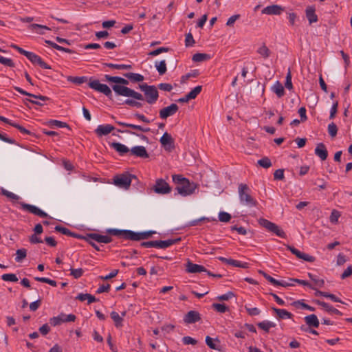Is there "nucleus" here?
<instances>
[{
    "mask_svg": "<svg viewBox=\"0 0 352 352\" xmlns=\"http://www.w3.org/2000/svg\"><path fill=\"white\" fill-rule=\"evenodd\" d=\"M104 78L108 82L120 84L112 85V89L117 95L125 97H131L133 99H136L138 100H144V98L142 94L137 92L126 86L121 85H128L129 81L127 80L120 76H111L107 74L104 76Z\"/></svg>",
    "mask_w": 352,
    "mask_h": 352,
    "instance_id": "1",
    "label": "nucleus"
},
{
    "mask_svg": "<svg viewBox=\"0 0 352 352\" xmlns=\"http://www.w3.org/2000/svg\"><path fill=\"white\" fill-rule=\"evenodd\" d=\"M173 181L177 184L175 190L183 197H187L192 195L198 188V184L195 182H190V180L184 177L181 175H173Z\"/></svg>",
    "mask_w": 352,
    "mask_h": 352,
    "instance_id": "2",
    "label": "nucleus"
},
{
    "mask_svg": "<svg viewBox=\"0 0 352 352\" xmlns=\"http://www.w3.org/2000/svg\"><path fill=\"white\" fill-rule=\"evenodd\" d=\"M240 202L248 207H255L257 206V201L252 197L251 190L245 184H240L238 188Z\"/></svg>",
    "mask_w": 352,
    "mask_h": 352,
    "instance_id": "3",
    "label": "nucleus"
},
{
    "mask_svg": "<svg viewBox=\"0 0 352 352\" xmlns=\"http://www.w3.org/2000/svg\"><path fill=\"white\" fill-rule=\"evenodd\" d=\"M139 87L144 92L145 100L147 103L152 104L157 102L159 98V93L155 86L143 83L140 85Z\"/></svg>",
    "mask_w": 352,
    "mask_h": 352,
    "instance_id": "4",
    "label": "nucleus"
},
{
    "mask_svg": "<svg viewBox=\"0 0 352 352\" xmlns=\"http://www.w3.org/2000/svg\"><path fill=\"white\" fill-rule=\"evenodd\" d=\"M258 222L261 227L265 228L267 231L275 234L276 236L283 239L286 237L285 232L274 223L264 218H260L258 220Z\"/></svg>",
    "mask_w": 352,
    "mask_h": 352,
    "instance_id": "5",
    "label": "nucleus"
},
{
    "mask_svg": "<svg viewBox=\"0 0 352 352\" xmlns=\"http://www.w3.org/2000/svg\"><path fill=\"white\" fill-rule=\"evenodd\" d=\"M181 241V238L166 241H150L142 242L140 245L144 248H157L164 249Z\"/></svg>",
    "mask_w": 352,
    "mask_h": 352,
    "instance_id": "6",
    "label": "nucleus"
},
{
    "mask_svg": "<svg viewBox=\"0 0 352 352\" xmlns=\"http://www.w3.org/2000/svg\"><path fill=\"white\" fill-rule=\"evenodd\" d=\"M132 178H135V176L129 173H124L115 176L113 182L119 188L128 189L131 186Z\"/></svg>",
    "mask_w": 352,
    "mask_h": 352,
    "instance_id": "7",
    "label": "nucleus"
},
{
    "mask_svg": "<svg viewBox=\"0 0 352 352\" xmlns=\"http://www.w3.org/2000/svg\"><path fill=\"white\" fill-rule=\"evenodd\" d=\"M152 189L155 193L159 195L168 194L172 190L169 184L162 178L156 179L155 184L153 186Z\"/></svg>",
    "mask_w": 352,
    "mask_h": 352,
    "instance_id": "8",
    "label": "nucleus"
},
{
    "mask_svg": "<svg viewBox=\"0 0 352 352\" xmlns=\"http://www.w3.org/2000/svg\"><path fill=\"white\" fill-rule=\"evenodd\" d=\"M89 86L90 88L102 93L109 98H111L112 91L111 89L107 85L101 84L98 80H90L89 82Z\"/></svg>",
    "mask_w": 352,
    "mask_h": 352,
    "instance_id": "9",
    "label": "nucleus"
},
{
    "mask_svg": "<svg viewBox=\"0 0 352 352\" xmlns=\"http://www.w3.org/2000/svg\"><path fill=\"white\" fill-rule=\"evenodd\" d=\"M21 206L22 209L27 210L30 213H32L40 217L45 218L48 217V214L45 212L43 211L42 210H41L40 208L35 206L25 203H21Z\"/></svg>",
    "mask_w": 352,
    "mask_h": 352,
    "instance_id": "10",
    "label": "nucleus"
},
{
    "mask_svg": "<svg viewBox=\"0 0 352 352\" xmlns=\"http://www.w3.org/2000/svg\"><path fill=\"white\" fill-rule=\"evenodd\" d=\"M178 109V106L175 103H172L170 105L164 107L160 111V117L162 119L166 120L168 117L175 114Z\"/></svg>",
    "mask_w": 352,
    "mask_h": 352,
    "instance_id": "11",
    "label": "nucleus"
},
{
    "mask_svg": "<svg viewBox=\"0 0 352 352\" xmlns=\"http://www.w3.org/2000/svg\"><path fill=\"white\" fill-rule=\"evenodd\" d=\"M287 248L291 251V252L296 255V257H298L300 259H302L307 262H314L316 260V258L313 256H311L309 254H305L304 252H302L299 251L298 249L295 248L293 246L291 245H287Z\"/></svg>",
    "mask_w": 352,
    "mask_h": 352,
    "instance_id": "12",
    "label": "nucleus"
},
{
    "mask_svg": "<svg viewBox=\"0 0 352 352\" xmlns=\"http://www.w3.org/2000/svg\"><path fill=\"white\" fill-rule=\"evenodd\" d=\"M160 141L166 151H171L175 148L174 140L171 135L167 132L163 134Z\"/></svg>",
    "mask_w": 352,
    "mask_h": 352,
    "instance_id": "13",
    "label": "nucleus"
},
{
    "mask_svg": "<svg viewBox=\"0 0 352 352\" xmlns=\"http://www.w3.org/2000/svg\"><path fill=\"white\" fill-rule=\"evenodd\" d=\"M201 320L200 314L197 311L191 310L188 311L184 318V321L186 324H192Z\"/></svg>",
    "mask_w": 352,
    "mask_h": 352,
    "instance_id": "14",
    "label": "nucleus"
},
{
    "mask_svg": "<svg viewBox=\"0 0 352 352\" xmlns=\"http://www.w3.org/2000/svg\"><path fill=\"white\" fill-rule=\"evenodd\" d=\"M314 152L316 155H317L322 161L327 160L328 157L327 149L323 143H318L316 145Z\"/></svg>",
    "mask_w": 352,
    "mask_h": 352,
    "instance_id": "15",
    "label": "nucleus"
},
{
    "mask_svg": "<svg viewBox=\"0 0 352 352\" xmlns=\"http://www.w3.org/2000/svg\"><path fill=\"white\" fill-rule=\"evenodd\" d=\"M219 259L228 265H232L234 267H241L244 269L249 267V264L245 262L241 263V261L237 260H234L232 258H227L221 256L219 257Z\"/></svg>",
    "mask_w": 352,
    "mask_h": 352,
    "instance_id": "16",
    "label": "nucleus"
},
{
    "mask_svg": "<svg viewBox=\"0 0 352 352\" xmlns=\"http://www.w3.org/2000/svg\"><path fill=\"white\" fill-rule=\"evenodd\" d=\"M131 154L132 155L139 157L141 158H147L148 157V154L147 153L146 149L143 146H135L133 147L130 150Z\"/></svg>",
    "mask_w": 352,
    "mask_h": 352,
    "instance_id": "17",
    "label": "nucleus"
},
{
    "mask_svg": "<svg viewBox=\"0 0 352 352\" xmlns=\"http://www.w3.org/2000/svg\"><path fill=\"white\" fill-rule=\"evenodd\" d=\"M186 272L194 274L201 272H206L207 270L203 265L195 264L188 261L186 263Z\"/></svg>",
    "mask_w": 352,
    "mask_h": 352,
    "instance_id": "18",
    "label": "nucleus"
},
{
    "mask_svg": "<svg viewBox=\"0 0 352 352\" xmlns=\"http://www.w3.org/2000/svg\"><path fill=\"white\" fill-rule=\"evenodd\" d=\"M108 232H109V234H111L112 235L120 236V237H122V238H123L124 239H129V240H131V230H129L110 229V230H109Z\"/></svg>",
    "mask_w": 352,
    "mask_h": 352,
    "instance_id": "19",
    "label": "nucleus"
},
{
    "mask_svg": "<svg viewBox=\"0 0 352 352\" xmlns=\"http://www.w3.org/2000/svg\"><path fill=\"white\" fill-rule=\"evenodd\" d=\"M283 10V8L278 5H272L265 7L263 10L262 13L269 15H278L281 13V12Z\"/></svg>",
    "mask_w": 352,
    "mask_h": 352,
    "instance_id": "20",
    "label": "nucleus"
},
{
    "mask_svg": "<svg viewBox=\"0 0 352 352\" xmlns=\"http://www.w3.org/2000/svg\"><path fill=\"white\" fill-rule=\"evenodd\" d=\"M115 129L114 126L111 124L99 125L95 130L96 133L98 136L107 135Z\"/></svg>",
    "mask_w": 352,
    "mask_h": 352,
    "instance_id": "21",
    "label": "nucleus"
},
{
    "mask_svg": "<svg viewBox=\"0 0 352 352\" xmlns=\"http://www.w3.org/2000/svg\"><path fill=\"white\" fill-rule=\"evenodd\" d=\"M155 232L153 231H148V232H135L131 231V241H140L142 239H148L149 236L152 235Z\"/></svg>",
    "mask_w": 352,
    "mask_h": 352,
    "instance_id": "22",
    "label": "nucleus"
},
{
    "mask_svg": "<svg viewBox=\"0 0 352 352\" xmlns=\"http://www.w3.org/2000/svg\"><path fill=\"white\" fill-rule=\"evenodd\" d=\"M315 302L321 306L322 308H324V309L327 311L328 313H330V314H337V315H342V314L337 309L333 307L331 305H330L329 304L325 302H323V301H320L319 300H316L315 301Z\"/></svg>",
    "mask_w": 352,
    "mask_h": 352,
    "instance_id": "23",
    "label": "nucleus"
},
{
    "mask_svg": "<svg viewBox=\"0 0 352 352\" xmlns=\"http://www.w3.org/2000/svg\"><path fill=\"white\" fill-rule=\"evenodd\" d=\"M315 11V8L313 6H309L306 8V17L307 18L309 24L318 21V16L316 14Z\"/></svg>",
    "mask_w": 352,
    "mask_h": 352,
    "instance_id": "24",
    "label": "nucleus"
},
{
    "mask_svg": "<svg viewBox=\"0 0 352 352\" xmlns=\"http://www.w3.org/2000/svg\"><path fill=\"white\" fill-rule=\"evenodd\" d=\"M110 146L114 148L121 155L130 152L131 150L126 146L119 142H112L110 144Z\"/></svg>",
    "mask_w": 352,
    "mask_h": 352,
    "instance_id": "25",
    "label": "nucleus"
},
{
    "mask_svg": "<svg viewBox=\"0 0 352 352\" xmlns=\"http://www.w3.org/2000/svg\"><path fill=\"white\" fill-rule=\"evenodd\" d=\"M116 122L118 125H120V126H125V127H129L130 129L138 130V131H141V132H148V131H150V128H148V127L145 128V127H143L142 126H140V125H136V124H129V123H126V122H120V121H116Z\"/></svg>",
    "mask_w": 352,
    "mask_h": 352,
    "instance_id": "26",
    "label": "nucleus"
},
{
    "mask_svg": "<svg viewBox=\"0 0 352 352\" xmlns=\"http://www.w3.org/2000/svg\"><path fill=\"white\" fill-rule=\"evenodd\" d=\"M14 88L15 90H16L18 92H19L20 94H21L23 95L28 96L29 97H31V98H33L35 99H39L40 100L43 101V102L49 100V98L47 96L30 94V93L27 92L26 91L22 89L21 88H20L19 87H14Z\"/></svg>",
    "mask_w": 352,
    "mask_h": 352,
    "instance_id": "27",
    "label": "nucleus"
},
{
    "mask_svg": "<svg viewBox=\"0 0 352 352\" xmlns=\"http://www.w3.org/2000/svg\"><path fill=\"white\" fill-rule=\"evenodd\" d=\"M272 90L276 94L278 98H281L285 95V89L283 85L278 81H276L272 87Z\"/></svg>",
    "mask_w": 352,
    "mask_h": 352,
    "instance_id": "28",
    "label": "nucleus"
},
{
    "mask_svg": "<svg viewBox=\"0 0 352 352\" xmlns=\"http://www.w3.org/2000/svg\"><path fill=\"white\" fill-rule=\"evenodd\" d=\"M305 320L306 322V324L309 327H313L316 328L319 327V320L315 314L307 316L305 318Z\"/></svg>",
    "mask_w": 352,
    "mask_h": 352,
    "instance_id": "29",
    "label": "nucleus"
},
{
    "mask_svg": "<svg viewBox=\"0 0 352 352\" xmlns=\"http://www.w3.org/2000/svg\"><path fill=\"white\" fill-rule=\"evenodd\" d=\"M256 52L263 58H267L271 54V51L266 46L265 43H263L256 50Z\"/></svg>",
    "mask_w": 352,
    "mask_h": 352,
    "instance_id": "30",
    "label": "nucleus"
},
{
    "mask_svg": "<svg viewBox=\"0 0 352 352\" xmlns=\"http://www.w3.org/2000/svg\"><path fill=\"white\" fill-rule=\"evenodd\" d=\"M272 310L276 314L280 319L292 318V314L285 309L273 307Z\"/></svg>",
    "mask_w": 352,
    "mask_h": 352,
    "instance_id": "31",
    "label": "nucleus"
},
{
    "mask_svg": "<svg viewBox=\"0 0 352 352\" xmlns=\"http://www.w3.org/2000/svg\"><path fill=\"white\" fill-rule=\"evenodd\" d=\"M54 229H55L56 231L62 233L63 234H65V235H67V236H73V237H75V238H78V239L80 238V235H78L77 234H75L74 232H72L67 228H65V227H63V226H56Z\"/></svg>",
    "mask_w": 352,
    "mask_h": 352,
    "instance_id": "32",
    "label": "nucleus"
},
{
    "mask_svg": "<svg viewBox=\"0 0 352 352\" xmlns=\"http://www.w3.org/2000/svg\"><path fill=\"white\" fill-rule=\"evenodd\" d=\"M124 76L133 82H142L144 79L142 75L136 73H126Z\"/></svg>",
    "mask_w": 352,
    "mask_h": 352,
    "instance_id": "33",
    "label": "nucleus"
},
{
    "mask_svg": "<svg viewBox=\"0 0 352 352\" xmlns=\"http://www.w3.org/2000/svg\"><path fill=\"white\" fill-rule=\"evenodd\" d=\"M257 326L261 329L265 331L268 333L270 331V329L276 327V324L273 322L265 320L257 324Z\"/></svg>",
    "mask_w": 352,
    "mask_h": 352,
    "instance_id": "34",
    "label": "nucleus"
},
{
    "mask_svg": "<svg viewBox=\"0 0 352 352\" xmlns=\"http://www.w3.org/2000/svg\"><path fill=\"white\" fill-rule=\"evenodd\" d=\"M110 315L116 327L118 328L122 327L123 319L122 317H121L118 313H117L116 311H112Z\"/></svg>",
    "mask_w": 352,
    "mask_h": 352,
    "instance_id": "35",
    "label": "nucleus"
},
{
    "mask_svg": "<svg viewBox=\"0 0 352 352\" xmlns=\"http://www.w3.org/2000/svg\"><path fill=\"white\" fill-rule=\"evenodd\" d=\"M210 58V56L204 53H197L192 56V60L194 62H203Z\"/></svg>",
    "mask_w": 352,
    "mask_h": 352,
    "instance_id": "36",
    "label": "nucleus"
},
{
    "mask_svg": "<svg viewBox=\"0 0 352 352\" xmlns=\"http://www.w3.org/2000/svg\"><path fill=\"white\" fill-rule=\"evenodd\" d=\"M67 79L69 82H71L72 83L76 84V85H80L83 82H86L87 78L85 76H69L67 77Z\"/></svg>",
    "mask_w": 352,
    "mask_h": 352,
    "instance_id": "37",
    "label": "nucleus"
},
{
    "mask_svg": "<svg viewBox=\"0 0 352 352\" xmlns=\"http://www.w3.org/2000/svg\"><path fill=\"white\" fill-rule=\"evenodd\" d=\"M45 43L57 50L63 51V52H67V53H74V51H73L69 48H65L60 45H58V44H56L50 40H46Z\"/></svg>",
    "mask_w": 352,
    "mask_h": 352,
    "instance_id": "38",
    "label": "nucleus"
},
{
    "mask_svg": "<svg viewBox=\"0 0 352 352\" xmlns=\"http://www.w3.org/2000/svg\"><path fill=\"white\" fill-rule=\"evenodd\" d=\"M105 66L108 67H110V68H113V69H131V65H125V64H113V63H104V64Z\"/></svg>",
    "mask_w": 352,
    "mask_h": 352,
    "instance_id": "39",
    "label": "nucleus"
},
{
    "mask_svg": "<svg viewBox=\"0 0 352 352\" xmlns=\"http://www.w3.org/2000/svg\"><path fill=\"white\" fill-rule=\"evenodd\" d=\"M202 90V86L199 85L192 89L187 96L190 98V100H192L197 98V96L201 93Z\"/></svg>",
    "mask_w": 352,
    "mask_h": 352,
    "instance_id": "40",
    "label": "nucleus"
},
{
    "mask_svg": "<svg viewBox=\"0 0 352 352\" xmlns=\"http://www.w3.org/2000/svg\"><path fill=\"white\" fill-rule=\"evenodd\" d=\"M155 67L160 75H163L166 72L167 68L165 60H162L158 63H156Z\"/></svg>",
    "mask_w": 352,
    "mask_h": 352,
    "instance_id": "41",
    "label": "nucleus"
},
{
    "mask_svg": "<svg viewBox=\"0 0 352 352\" xmlns=\"http://www.w3.org/2000/svg\"><path fill=\"white\" fill-rule=\"evenodd\" d=\"M80 239H83L87 242L95 241L99 243V234L89 233V234H87L85 236H80Z\"/></svg>",
    "mask_w": 352,
    "mask_h": 352,
    "instance_id": "42",
    "label": "nucleus"
},
{
    "mask_svg": "<svg viewBox=\"0 0 352 352\" xmlns=\"http://www.w3.org/2000/svg\"><path fill=\"white\" fill-rule=\"evenodd\" d=\"M16 254L15 261L20 262L26 257L27 250L25 248L19 249L16 250Z\"/></svg>",
    "mask_w": 352,
    "mask_h": 352,
    "instance_id": "43",
    "label": "nucleus"
},
{
    "mask_svg": "<svg viewBox=\"0 0 352 352\" xmlns=\"http://www.w3.org/2000/svg\"><path fill=\"white\" fill-rule=\"evenodd\" d=\"M258 164L265 168H268L272 166L271 160L267 157H265L258 161Z\"/></svg>",
    "mask_w": 352,
    "mask_h": 352,
    "instance_id": "44",
    "label": "nucleus"
},
{
    "mask_svg": "<svg viewBox=\"0 0 352 352\" xmlns=\"http://www.w3.org/2000/svg\"><path fill=\"white\" fill-rule=\"evenodd\" d=\"M34 279L36 281H38V282H41V283H47V284H49V285H50L51 286H53V287H56L57 285H56V282L55 280L50 279L48 278L35 277Z\"/></svg>",
    "mask_w": 352,
    "mask_h": 352,
    "instance_id": "45",
    "label": "nucleus"
},
{
    "mask_svg": "<svg viewBox=\"0 0 352 352\" xmlns=\"http://www.w3.org/2000/svg\"><path fill=\"white\" fill-rule=\"evenodd\" d=\"M308 276L313 280L315 285L319 287H322L324 285V281L323 279L317 278L316 276L311 273H308Z\"/></svg>",
    "mask_w": 352,
    "mask_h": 352,
    "instance_id": "46",
    "label": "nucleus"
},
{
    "mask_svg": "<svg viewBox=\"0 0 352 352\" xmlns=\"http://www.w3.org/2000/svg\"><path fill=\"white\" fill-rule=\"evenodd\" d=\"M27 58L33 63V64H38L41 60V58L36 55V54L30 52L29 54L27 56Z\"/></svg>",
    "mask_w": 352,
    "mask_h": 352,
    "instance_id": "47",
    "label": "nucleus"
},
{
    "mask_svg": "<svg viewBox=\"0 0 352 352\" xmlns=\"http://www.w3.org/2000/svg\"><path fill=\"white\" fill-rule=\"evenodd\" d=\"M285 87L289 90L293 89V85L292 82V74L289 68L286 76Z\"/></svg>",
    "mask_w": 352,
    "mask_h": 352,
    "instance_id": "48",
    "label": "nucleus"
},
{
    "mask_svg": "<svg viewBox=\"0 0 352 352\" xmlns=\"http://www.w3.org/2000/svg\"><path fill=\"white\" fill-rule=\"evenodd\" d=\"M328 132L329 134L332 137L334 138L336 136L338 133V127L336 124L334 122H331L328 125Z\"/></svg>",
    "mask_w": 352,
    "mask_h": 352,
    "instance_id": "49",
    "label": "nucleus"
},
{
    "mask_svg": "<svg viewBox=\"0 0 352 352\" xmlns=\"http://www.w3.org/2000/svg\"><path fill=\"white\" fill-rule=\"evenodd\" d=\"M2 280L4 281L16 282L18 278L14 274H5L1 276Z\"/></svg>",
    "mask_w": 352,
    "mask_h": 352,
    "instance_id": "50",
    "label": "nucleus"
},
{
    "mask_svg": "<svg viewBox=\"0 0 352 352\" xmlns=\"http://www.w3.org/2000/svg\"><path fill=\"white\" fill-rule=\"evenodd\" d=\"M62 316H65V315L61 314L58 316L51 318L50 320V324L54 327L60 324L63 322Z\"/></svg>",
    "mask_w": 352,
    "mask_h": 352,
    "instance_id": "51",
    "label": "nucleus"
},
{
    "mask_svg": "<svg viewBox=\"0 0 352 352\" xmlns=\"http://www.w3.org/2000/svg\"><path fill=\"white\" fill-rule=\"evenodd\" d=\"M70 274L74 278H79L81 277L83 274L84 270L82 268H78V269H70Z\"/></svg>",
    "mask_w": 352,
    "mask_h": 352,
    "instance_id": "52",
    "label": "nucleus"
},
{
    "mask_svg": "<svg viewBox=\"0 0 352 352\" xmlns=\"http://www.w3.org/2000/svg\"><path fill=\"white\" fill-rule=\"evenodd\" d=\"M340 217V212L336 210H333L329 217L330 221L332 223H337Z\"/></svg>",
    "mask_w": 352,
    "mask_h": 352,
    "instance_id": "53",
    "label": "nucleus"
},
{
    "mask_svg": "<svg viewBox=\"0 0 352 352\" xmlns=\"http://www.w3.org/2000/svg\"><path fill=\"white\" fill-rule=\"evenodd\" d=\"M212 307L219 313H225L228 311V307L224 304L214 303Z\"/></svg>",
    "mask_w": 352,
    "mask_h": 352,
    "instance_id": "54",
    "label": "nucleus"
},
{
    "mask_svg": "<svg viewBox=\"0 0 352 352\" xmlns=\"http://www.w3.org/2000/svg\"><path fill=\"white\" fill-rule=\"evenodd\" d=\"M0 63L6 65V66H8V67H14V63L13 62V60L10 58H5L3 56H0Z\"/></svg>",
    "mask_w": 352,
    "mask_h": 352,
    "instance_id": "55",
    "label": "nucleus"
},
{
    "mask_svg": "<svg viewBox=\"0 0 352 352\" xmlns=\"http://www.w3.org/2000/svg\"><path fill=\"white\" fill-rule=\"evenodd\" d=\"M135 100H133V99H126L125 101H124V104H127L129 106H131V107H137V108H141L142 107V104L140 102H138L135 100Z\"/></svg>",
    "mask_w": 352,
    "mask_h": 352,
    "instance_id": "56",
    "label": "nucleus"
},
{
    "mask_svg": "<svg viewBox=\"0 0 352 352\" xmlns=\"http://www.w3.org/2000/svg\"><path fill=\"white\" fill-rule=\"evenodd\" d=\"M168 50H169V48H168V47H159L153 51L150 52L148 53V55L151 56H155L161 53L167 52H168Z\"/></svg>",
    "mask_w": 352,
    "mask_h": 352,
    "instance_id": "57",
    "label": "nucleus"
},
{
    "mask_svg": "<svg viewBox=\"0 0 352 352\" xmlns=\"http://www.w3.org/2000/svg\"><path fill=\"white\" fill-rule=\"evenodd\" d=\"M219 219L221 222H228L231 219V215L226 212H220L219 213Z\"/></svg>",
    "mask_w": 352,
    "mask_h": 352,
    "instance_id": "58",
    "label": "nucleus"
},
{
    "mask_svg": "<svg viewBox=\"0 0 352 352\" xmlns=\"http://www.w3.org/2000/svg\"><path fill=\"white\" fill-rule=\"evenodd\" d=\"M194 43H195V40L192 36V34L190 32L188 33L186 35L185 45L186 47H190V46H192L194 45Z\"/></svg>",
    "mask_w": 352,
    "mask_h": 352,
    "instance_id": "59",
    "label": "nucleus"
},
{
    "mask_svg": "<svg viewBox=\"0 0 352 352\" xmlns=\"http://www.w3.org/2000/svg\"><path fill=\"white\" fill-rule=\"evenodd\" d=\"M245 308L250 316H258L261 313L257 307H248L245 305Z\"/></svg>",
    "mask_w": 352,
    "mask_h": 352,
    "instance_id": "60",
    "label": "nucleus"
},
{
    "mask_svg": "<svg viewBox=\"0 0 352 352\" xmlns=\"http://www.w3.org/2000/svg\"><path fill=\"white\" fill-rule=\"evenodd\" d=\"M28 28L32 31L36 30L37 29H43V30H51L49 27H47L46 25L36 24V23L30 24L28 26Z\"/></svg>",
    "mask_w": 352,
    "mask_h": 352,
    "instance_id": "61",
    "label": "nucleus"
},
{
    "mask_svg": "<svg viewBox=\"0 0 352 352\" xmlns=\"http://www.w3.org/2000/svg\"><path fill=\"white\" fill-rule=\"evenodd\" d=\"M50 124L52 126H56L57 127H60V128L69 127L68 124L66 122H63L56 120H51L50 121Z\"/></svg>",
    "mask_w": 352,
    "mask_h": 352,
    "instance_id": "62",
    "label": "nucleus"
},
{
    "mask_svg": "<svg viewBox=\"0 0 352 352\" xmlns=\"http://www.w3.org/2000/svg\"><path fill=\"white\" fill-rule=\"evenodd\" d=\"M338 102L336 101L333 104L331 111H330V116H329L330 119H333L335 118L336 114L338 111Z\"/></svg>",
    "mask_w": 352,
    "mask_h": 352,
    "instance_id": "63",
    "label": "nucleus"
},
{
    "mask_svg": "<svg viewBox=\"0 0 352 352\" xmlns=\"http://www.w3.org/2000/svg\"><path fill=\"white\" fill-rule=\"evenodd\" d=\"M274 178L276 180H282L284 179V170L278 169L274 173Z\"/></svg>",
    "mask_w": 352,
    "mask_h": 352,
    "instance_id": "64",
    "label": "nucleus"
}]
</instances>
